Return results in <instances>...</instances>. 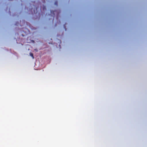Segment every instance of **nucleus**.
Here are the masks:
<instances>
[{"label":"nucleus","instance_id":"obj_3","mask_svg":"<svg viewBox=\"0 0 147 147\" xmlns=\"http://www.w3.org/2000/svg\"><path fill=\"white\" fill-rule=\"evenodd\" d=\"M43 9H45V10H46V7H44V8H43Z\"/></svg>","mask_w":147,"mask_h":147},{"label":"nucleus","instance_id":"obj_4","mask_svg":"<svg viewBox=\"0 0 147 147\" xmlns=\"http://www.w3.org/2000/svg\"><path fill=\"white\" fill-rule=\"evenodd\" d=\"M66 28H65V30H66Z\"/></svg>","mask_w":147,"mask_h":147},{"label":"nucleus","instance_id":"obj_2","mask_svg":"<svg viewBox=\"0 0 147 147\" xmlns=\"http://www.w3.org/2000/svg\"><path fill=\"white\" fill-rule=\"evenodd\" d=\"M55 5H57L58 4L57 1L55 2Z\"/></svg>","mask_w":147,"mask_h":147},{"label":"nucleus","instance_id":"obj_1","mask_svg":"<svg viewBox=\"0 0 147 147\" xmlns=\"http://www.w3.org/2000/svg\"><path fill=\"white\" fill-rule=\"evenodd\" d=\"M30 55L32 57V58L33 59L34 58V56H33V54L32 53H30Z\"/></svg>","mask_w":147,"mask_h":147}]
</instances>
